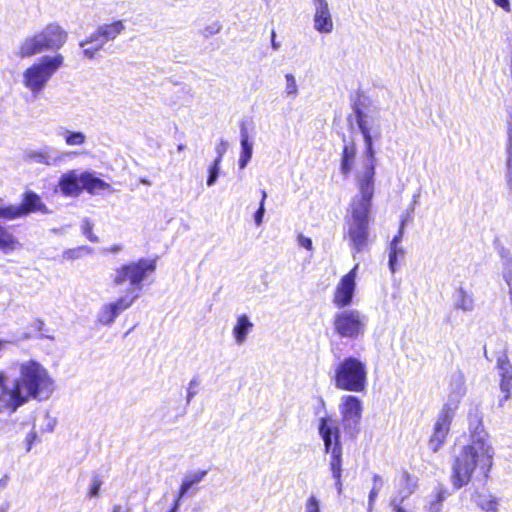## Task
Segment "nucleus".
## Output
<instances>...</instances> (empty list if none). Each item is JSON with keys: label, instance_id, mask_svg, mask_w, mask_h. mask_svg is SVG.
<instances>
[{"label": "nucleus", "instance_id": "nucleus-42", "mask_svg": "<svg viewBox=\"0 0 512 512\" xmlns=\"http://www.w3.org/2000/svg\"><path fill=\"white\" fill-rule=\"evenodd\" d=\"M93 225L89 219H85L82 223V232L90 242H98V237L92 232Z\"/></svg>", "mask_w": 512, "mask_h": 512}, {"label": "nucleus", "instance_id": "nucleus-49", "mask_svg": "<svg viewBox=\"0 0 512 512\" xmlns=\"http://www.w3.org/2000/svg\"><path fill=\"white\" fill-rule=\"evenodd\" d=\"M99 50L96 46L87 47L83 50V55L88 59H93Z\"/></svg>", "mask_w": 512, "mask_h": 512}, {"label": "nucleus", "instance_id": "nucleus-45", "mask_svg": "<svg viewBox=\"0 0 512 512\" xmlns=\"http://www.w3.org/2000/svg\"><path fill=\"white\" fill-rule=\"evenodd\" d=\"M101 485H102L101 479L99 477H97V476L94 477L92 479L91 487H90V490H89V496L90 497L98 496Z\"/></svg>", "mask_w": 512, "mask_h": 512}, {"label": "nucleus", "instance_id": "nucleus-61", "mask_svg": "<svg viewBox=\"0 0 512 512\" xmlns=\"http://www.w3.org/2000/svg\"><path fill=\"white\" fill-rule=\"evenodd\" d=\"M7 482H8V478L7 477H4V478L0 479V488H5L6 485H7Z\"/></svg>", "mask_w": 512, "mask_h": 512}, {"label": "nucleus", "instance_id": "nucleus-41", "mask_svg": "<svg viewBox=\"0 0 512 512\" xmlns=\"http://www.w3.org/2000/svg\"><path fill=\"white\" fill-rule=\"evenodd\" d=\"M304 512H321L320 501L315 495H310L306 500Z\"/></svg>", "mask_w": 512, "mask_h": 512}, {"label": "nucleus", "instance_id": "nucleus-6", "mask_svg": "<svg viewBox=\"0 0 512 512\" xmlns=\"http://www.w3.org/2000/svg\"><path fill=\"white\" fill-rule=\"evenodd\" d=\"M63 63L64 57L62 54L42 56L24 71V86L34 96L39 95Z\"/></svg>", "mask_w": 512, "mask_h": 512}, {"label": "nucleus", "instance_id": "nucleus-53", "mask_svg": "<svg viewBox=\"0 0 512 512\" xmlns=\"http://www.w3.org/2000/svg\"><path fill=\"white\" fill-rule=\"evenodd\" d=\"M36 438H37L36 432L32 431L31 433L28 434V436L26 438V441L28 444L27 451L31 450V446H32L33 442L36 440Z\"/></svg>", "mask_w": 512, "mask_h": 512}, {"label": "nucleus", "instance_id": "nucleus-55", "mask_svg": "<svg viewBox=\"0 0 512 512\" xmlns=\"http://www.w3.org/2000/svg\"><path fill=\"white\" fill-rule=\"evenodd\" d=\"M391 506L395 512H406L400 505V503H397V498H394L391 502Z\"/></svg>", "mask_w": 512, "mask_h": 512}, {"label": "nucleus", "instance_id": "nucleus-4", "mask_svg": "<svg viewBox=\"0 0 512 512\" xmlns=\"http://www.w3.org/2000/svg\"><path fill=\"white\" fill-rule=\"evenodd\" d=\"M357 124L363 136L365 150L361 168L357 169L355 177L375 179V152L373 141L381 138L383 128L387 124L384 113L380 109L356 110Z\"/></svg>", "mask_w": 512, "mask_h": 512}, {"label": "nucleus", "instance_id": "nucleus-56", "mask_svg": "<svg viewBox=\"0 0 512 512\" xmlns=\"http://www.w3.org/2000/svg\"><path fill=\"white\" fill-rule=\"evenodd\" d=\"M275 38H276V33H275V31L273 30V31L271 32V46H272V48H273L274 50H278V49L280 48V43H279V42H277V41L275 40Z\"/></svg>", "mask_w": 512, "mask_h": 512}, {"label": "nucleus", "instance_id": "nucleus-52", "mask_svg": "<svg viewBox=\"0 0 512 512\" xmlns=\"http://www.w3.org/2000/svg\"><path fill=\"white\" fill-rule=\"evenodd\" d=\"M503 279L512 291V271L510 269L503 273Z\"/></svg>", "mask_w": 512, "mask_h": 512}, {"label": "nucleus", "instance_id": "nucleus-59", "mask_svg": "<svg viewBox=\"0 0 512 512\" xmlns=\"http://www.w3.org/2000/svg\"><path fill=\"white\" fill-rule=\"evenodd\" d=\"M9 507H10V505L8 502L2 503L0 505V512H8Z\"/></svg>", "mask_w": 512, "mask_h": 512}, {"label": "nucleus", "instance_id": "nucleus-34", "mask_svg": "<svg viewBox=\"0 0 512 512\" xmlns=\"http://www.w3.org/2000/svg\"><path fill=\"white\" fill-rule=\"evenodd\" d=\"M60 135L67 146H81L86 142V135L81 131H71L64 129Z\"/></svg>", "mask_w": 512, "mask_h": 512}, {"label": "nucleus", "instance_id": "nucleus-25", "mask_svg": "<svg viewBox=\"0 0 512 512\" xmlns=\"http://www.w3.org/2000/svg\"><path fill=\"white\" fill-rule=\"evenodd\" d=\"M15 390V381L9 385V378L4 371H0V401L12 412L16 411V405L12 404V394Z\"/></svg>", "mask_w": 512, "mask_h": 512}, {"label": "nucleus", "instance_id": "nucleus-17", "mask_svg": "<svg viewBox=\"0 0 512 512\" xmlns=\"http://www.w3.org/2000/svg\"><path fill=\"white\" fill-rule=\"evenodd\" d=\"M448 434V411L442 410L434 427V433L429 441V448L437 452L446 441Z\"/></svg>", "mask_w": 512, "mask_h": 512}, {"label": "nucleus", "instance_id": "nucleus-10", "mask_svg": "<svg viewBox=\"0 0 512 512\" xmlns=\"http://www.w3.org/2000/svg\"><path fill=\"white\" fill-rule=\"evenodd\" d=\"M359 266V263H356L347 274L342 276L336 285L332 302L337 308L348 307L352 304Z\"/></svg>", "mask_w": 512, "mask_h": 512}, {"label": "nucleus", "instance_id": "nucleus-22", "mask_svg": "<svg viewBox=\"0 0 512 512\" xmlns=\"http://www.w3.org/2000/svg\"><path fill=\"white\" fill-rule=\"evenodd\" d=\"M126 29L124 20H114L98 26V35L103 36L107 42L115 40Z\"/></svg>", "mask_w": 512, "mask_h": 512}, {"label": "nucleus", "instance_id": "nucleus-15", "mask_svg": "<svg viewBox=\"0 0 512 512\" xmlns=\"http://www.w3.org/2000/svg\"><path fill=\"white\" fill-rule=\"evenodd\" d=\"M498 374L501 378L500 389L504 394L499 400V406H503L504 402L510 398V391L512 390V364L506 354H502L497 358Z\"/></svg>", "mask_w": 512, "mask_h": 512}, {"label": "nucleus", "instance_id": "nucleus-8", "mask_svg": "<svg viewBox=\"0 0 512 512\" xmlns=\"http://www.w3.org/2000/svg\"><path fill=\"white\" fill-rule=\"evenodd\" d=\"M155 268V261L149 259H140L137 262L123 265L115 270L113 284L121 286L129 281L130 285L141 288L140 284L146 278V273L153 272Z\"/></svg>", "mask_w": 512, "mask_h": 512}, {"label": "nucleus", "instance_id": "nucleus-28", "mask_svg": "<svg viewBox=\"0 0 512 512\" xmlns=\"http://www.w3.org/2000/svg\"><path fill=\"white\" fill-rule=\"evenodd\" d=\"M454 307L465 312L474 309V298L472 293L460 288L454 293Z\"/></svg>", "mask_w": 512, "mask_h": 512}, {"label": "nucleus", "instance_id": "nucleus-18", "mask_svg": "<svg viewBox=\"0 0 512 512\" xmlns=\"http://www.w3.org/2000/svg\"><path fill=\"white\" fill-rule=\"evenodd\" d=\"M81 174L75 170L63 174L59 180V189L66 196H78L82 191Z\"/></svg>", "mask_w": 512, "mask_h": 512}, {"label": "nucleus", "instance_id": "nucleus-24", "mask_svg": "<svg viewBox=\"0 0 512 512\" xmlns=\"http://www.w3.org/2000/svg\"><path fill=\"white\" fill-rule=\"evenodd\" d=\"M240 136L241 153L238 164L241 169H244L252 158L253 143L249 140L248 130L244 125L240 129Z\"/></svg>", "mask_w": 512, "mask_h": 512}, {"label": "nucleus", "instance_id": "nucleus-21", "mask_svg": "<svg viewBox=\"0 0 512 512\" xmlns=\"http://www.w3.org/2000/svg\"><path fill=\"white\" fill-rule=\"evenodd\" d=\"M472 499L482 511L498 512L499 510V498L488 491L475 492Z\"/></svg>", "mask_w": 512, "mask_h": 512}, {"label": "nucleus", "instance_id": "nucleus-23", "mask_svg": "<svg viewBox=\"0 0 512 512\" xmlns=\"http://www.w3.org/2000/svg\"><path fill=\"white\" fill-rule=\"evenodd\" d=\"M253 326V323L249 320L247 315H241L237 318L232 331L236 344L242 345L246 341Z\"/></svg>", "mask_w": 512, "mask_h": 512}, {"label": "nucleus", "instance_id": "nucleus-62", "mask_svg": "<svg viewBox=\"0 0 512 512\" xmlns=\"http://www.w3.org/2000/svg\"><path fill=\"white\" fill-rule=\"evenodd\" d=\"M262 198L261 201H263V205L265 204V199L267 198V193L265 190H262L261 192Z\"/></svg>", "mask_w": 512, "mask_h": 512}, {"label": "nucleus", "instance_id": "nucleus-32", "mask_svg": "<svg viewBox=\"0 0 512 512\" xmlns=\"http://www.w3.org/2000/svg\"><path fill=\"white\" fill-rule=\"evenodd\" d=\"M331 454L330 470L333 478L341 477L342 475V447L340 443H334V448Z\"/></svg>", "mask_w": 512, "mask_h": 512}, {"label": "nucleus", "instance_id": "nucleus-40", "mask_svg": "<svg viewBox=\"0 0 512 512\" xmlns=\"http://www.w3.org/2000/svg\"><path fill=\"white\" fill-rule=\"evenodd\" d=\"M106 43L107 41L103 39V36L98 35L97 28L92 34H90L88 38H86L84 41H81L79 45L81 47H85L88 44H93V46L102 49Z\"/></svg>", "mask_w": 512, "mask_h": 512}, {"label": "nucleus", "instance_id": "nucleus-26", "mask_svg": "<svg viewBox=\"0 0 512 512\" xmlns=\"http://www.w3.org/2000/svg\"><path fill=\"white\" fill-rule=\"evenodd\" d=\"M207 473L208 470H198L187 474L179 488L177 498L181 500L185 497L194 485L199 484L206 477Z\"/></svg>", "mask_w": 512, "mask_h": 512}, {"label": "nucleus", "instance_id": "nucleus-46", "mask_svg": "<svg viewBox=\"0 0 512 512\" xmlns=\"http://www.w3.org/2000/svg\"><path fill=\"white\" fill-rule=\"evenodd\" d=\"M297 242H298L299 246H301L307 250L311 251L313 249V243H312L311 238H308L302 234L298 235Z\"/></svg>", "mask_w": 512, "mask_h": 512}, {"label": "nucleus", "instance_id": "nucleus-2", "mask_svg": "<svg viewBox=\"0 0 512 512\" xmlns=\"http://www.w3.org/2000/svg\"><path fill=\"white\" fill-rule=\"evenodd\" d=\"M357 193L352 198L346 217L347 238L354 253L370 245V211L375 192V179L355 177Z\"/></svg>", "mask_w": 512, "mask_h": 512}, {"label": "nucleus", "instance_id": "nucleus-9", "mask_svg": "<svg viewBox=\"0 0 512 512\" xmlns=\"http://www.w3.org/2000/svg\"><path fill=\"white\" fill-rule=\"evenodd\" d=\"M339 412L344 429L351 435L358 433L362 419V401L354 395H343L340 398Z\"/></svg>", "mask_w": 512, "mask_h": 512}, {"label": "nucleus", "instance_id": "nucleus-31", "mask_svg": "<svg viewBox=\"0 0 512 512\" xmlns=\"http://www.w3.org/2000/svg\"><path fill=\"white\" fill-rule=\"evenodd\" d=\"M19 246L18 240L10 232L0 226V251L9 254Z\"/></svg>", "mask_w": 512, "mask_h": 512}, {"label": "nucleus", "instance_id": "nucleus-11", "mask_svg": "<svg viewBox=\"0 0 512 512\" xmlns=\"http://www.w3.org/2000/svg\"><path fill=\"white\" fill-rule=\"evenodd\" d=\"M137 299L136 296L125 295L116 301L106 303L101 306L97 313V320L105 326H110L115 319L125 310H127Z\"/></svg>", "mask_w": 512, "mask_h": 512}, {"label": "nucleus", "instance_id": "nucleus-64", "mask_svg": "<svg viewBox=\"0 0 512 512\" xmlns=\"http://www.w3.org/2000/svg\"><path fill=\"white\" fill-rule=\"evenodd\" d=\"M185 148H186V146H185L184 144H180V145H178L177 150H178L179 152H181V151H183Z\"/></svg>", "mask_w": 512, "mask_h": 512}, {"label": "nucleus", "instance_id": "nucleus-1", "mask_svg": "<svg viewBox=\"0 0 512 512\" xmlns=\"http://www.w3.org/2000/svg\"><path fill=\"white\" fill-rule=\"evenodd\" d=\"M468 422L471 444L463 448L453 466L452 480L456 489L469 483L477 466L483 471L485 477L492 466L493 449L487 442L481 412L478 409L470 411Z\"/></svg>", "mask_w": 512, "mask_h": 512}, {"label": "nucleus", "instance_id": "nucleus-3", "mask_svg": "<svg viewBox=\"0 0 512 512\" xmlns=\"http://www.w3.org/2000/svg\"><path fill=\"white\" fill-rule=\"evenodd\" d=\"M12 404L16 410L30 399L47 400L54 391V380L40 363L28 360L19 364Z\"/></svg>", "mask_w": 512, "mask_h": 512}, {"label": "nucleus", "instance_id": "nucleus-57", "mask_svg": "<svg viewBox=\"0 0 512 512\" xmlns=\"http://www.w3.org/2000/svg\"><path fill=\"white\" fill-rule=\"evenodd\" d=\"M335 480V487L337 489L338 494L342 493V479L341 477L334 478Z\"/></svg>", "mask_w": 512, "mask_h": 512}, {"label": "nucleus", "instance_id": "nucleus-51", "mask_svg": "<svg viewBox=\"0 0 512 512\" xmlns=\"http://www.w3.org/2000/svg\"><path fill=\"white\" fill-rule=\"evenodd\" d=\"M494 3L501 7L503 10L509 12L510 11V1L509 0H493Z\"/></svg>", "mask_w": 512, "mask_h": 512}, {"label": "nucleus", "instance_id": "nucleus-14", "mask_svg": "<svg viewBox=\"0 0 512 512\" xmlns=\"http://www.w3.org/2000/svg\"><path fill=\"white\" fill-rule=\"evenodd\" d=\"M65 153L60 152L52 146H44L39 149H30L25 152V159L35 164L46 166H57L65 159Z\"/></svg>", "mask_w": 512, "mask_h": 512}, {"label": "nucleus", "instance_id": "nucleus-29", "mask_svg": "<svg viewBox=\"0 0 512 512\" xmlns=\"http://www.w3.org/2000/svg\"><path fill=\"white\" fill-rule=\"evenodd\" d=\"M80 181L82 183V190L85 189L90 193H93L98 190H103L109 186L103 180L94 177L92 174L88 172L81 173Z\"/></svg>", "mask_w": 512, "mask_h": 512}, {"label": "nucleus", "instance_id": "nucleus-63", "mask_svg": "<svg viewBox=\"0 0 512 512\" xmlns=\"http://www.w3.org/2000/svg\"><path fill=\"white\" fill-rule=\"evenodd\" d=\"M112 512H121V506L115 505Z\"/></svg>", "mask_w": 512, "mask_h": 512}, {"label": "nucleus", "instance_id": "nucleus-39", "mask_svg": "<svg viewBox=\"0 0 512 512\" xmlns=\"http://www.w3.org/2000/svg\"><path fill=\"white\" fill-rule=\"evenodd\" d=\"M222 161V153L214 160V162L208 167V178H207V185L213 186L219 176L220 172V163Z\"/></svg>", "mask_w": 512, "mask_h": 512}, {"label": "nucleus", "instance_id": "nucleus-19", "mask_svg": "<svg viewBox=\"0 0 512 512\" xmlns=\"http://www.w3.org/2000/svg\"><path fill=\"white\" fill-rule=\"evenodd\" d=\"M45 49L37 33L26 36L18 47V56L21 58H30L34 55L44 52Z\"/></svg>", "mask_w": 512, "mask_h": 512}, {"label": "nucleus", "instance_id": "nucleus-50", "mask_svg": "<svg viewBox=\"0 0 512 512\" xmlns=\"http://www.w3.org/2000/svg\"><path fill=\"white\" fill-rule=\"evenodd\" d=\"M382 486H383V479H382V477L380 475H378V474H375L373 476V486H372V488L380 491Z\"/></svg>", "mask_w": 512, "mask_h": 512}, {"label": "nucleus", "instance_id": "nucleus-44", "mask_svg": "<svg viewBox=\"0 0 512 512\" xmlns=\"http://www.w3.org/2000/svg\"><path fill=\"white\" fill-rule=\"evenodd\" d=\"M85 250L89 251L86 247H79V248H75V249H69V250H66L63 253V257L65 259H77V258L82 256V253Z\"/></svg>", "mask_w": 512, "mask_h": 512}, {"label": "nucleus", "instance_id": "nucleus-12", "mask_svg": "<svg viewBox=\"0 0 512 512\" xmlns=\"http://www.w3.org/2000/svg\"><path fill=\"white\" fill-rule=\"evenodd\" d=\"M36 33L38 34L45 51L59 50L64 46L68 39L67 31L56 22L46 25Z\"/></svg>", "mask_w": 512, "mask_h": 512}, {"label": "nucleus", "instance_id": "nucleus-60", "mask_svg": "<svg viewBox=\"0 0 512 512\" xmlns=\"http://www.w3.org/2000/svg\"><path fill=\"white\" fill-rule=\"evenodd\" d=\"M195 396V392L192 391L191 389L188 390V393H187V402H190L191 399Z\"/></svg>", "mask_w": 512, "mask_h": 512}, {"label": "nucleus", "instance_id": "nucleus-47", "mask_svg": "<svg viewBox=\"0 0 512 512\" xmlns=\"http://www.w3.org/2000/svg\"><path fill=\"white\" fill-rule=\"evenodd\" d=\"M264 213L265 207L263 206V201H260L259 208L254 215V221L257 226H260L262 224Z\"/></svg>", "mask_w": 512, "mask_h": 512}, {"label": "nucleus", "instance_id": "nucleus-16", "mask_svg": "<svg viewBox=\"0 0 512 512\" xmlns=\"http://www.w3.org/2000/svg\"><path fill=\"white\" fill-rule=\"evenodd\" d=\"M319 434L324 442V450L326 453L332 452L334 443L339 442V429L330 417H322L319 420Z\"/></svg>", "mask_w": 512, "mask_h": 512}, {"label": "nucleus", "instance_id": "nucleus-36", "mask_svg": "<svg viewBox=\"0 0 512 512\" xmlns=\"http://www.w3.org/2000/svg\"><path fill=\"white\" fill-rule=\"evenodd\" d=\"M401 484L403 487L399 490L400 501L398 503H401L405 498L409 497L414 492L415 488V483L407 473L402 475Z\"/></svg>", "mask_w": 512, "mask_h": 512}, {"label": "nucleus", "instance_id": "nucleus-54", "mask_svg": "<svg viewBox=\"0 0 512 512\" xmlns=\"http://www.w3.org/2000/svg\"><path fill=\"white\" fill-rule=\"evenodd\" d=\"M401 238H402V228L399 230L398 235H396V236L392 239V241H391L390 245H396V247H401V246H400Z\"/></svg>", "mask_w": 512, "mask_h": 512}, {"label": "nucleus", "instance_id": "nucleus-33", "mask_svg": "<svg viewBox=\"0 0 512 512\" xmlns=\"http://www.w3.org/2000/svg\"><path fill=\"white\" fill-rule=\"evenodd\" d=\"M450 398L453 396L456 401H459L466 394L465 378L461 372H456L452 376L450 383Z\"/></svg>", "mask_w": 512, "mask_h": 512}, {"label": "nucleus", "instance_id": "nucleus-13", "mask_svg": "<svg viewBox=\"0 0 512 512\" xmlns=\"http://www.w3.org/2000/svg\"><path fill=\"white\" fill-rule=\"evenodd\" d=\"M313 28L321 34H330L334 30V21L327 0H312Z\"/></svg>", "mask_w": 512, "mask_h": 512}, {"label": "nucleus", "instance_id": "nucleus-43", "mask_svg": "<svg viewBox=\"0 0 512 512\" xmlns=\"http://www.w3.org/2000/svg\"><path fill=\"white\" fill-rule=\"evenodd\" d=\"M444 500L445 491L442 490L436 495V501L430 503L429 512H439L441 510V506Z\"/></svg>", "mask_w": 512, "mask_h": 512}, {"label": "nucleus", "instance_id": "nucleus-38", "mask_svg": "<svg viewBox=\"0 0 512 512\" xmlns=\"http://www.w3.org/2000/svg\"><path fill=\"white\" fill-rule=\"evenodd\" d=\"M284 93L288 98L295 99L298 96L299 89L295 76L292 73L285 75Z\"/></svg>", "mask_w": 512, "mask_h": 512}, {"label": "nucleus", "instance_id": "nucleus-48", "mask_svg": "<svg viewBox=\"0 0 512 512\" xmlns=\"http://www.w3.org/2000/svg\"><path fill=\"white\" fill-rule=\"evenodd\" d=\"M379 490L371 489L369 495H368V511L371 512L374 508L375 501L378 497Z\"/></svg>", "mask_w": 512, "mask_h": 512}, {"label": "nucleus", "instance_id": "nucleus-30", "mask_svg": "<svg viewBox=\"0 0 512 512\" xmlns=\"http://www.w3.org/2000/svg\"><path fill=\"white\" fill-rule=\"evenodd\" d=\"M57 424L55 417H52L48 411L39 413L35 419L34 428L38 427L42 433H50Z\"/></svg>", "mask_w": 512, "mask_h": 512}, {"label": "nucleus", "instance_id": "nucleus-37", "mask_svg": "<svg viewBox=\"0 0 512 512\" xmlns=\"http://www.w3.org/2000/svg\"><path fill=\"white\" fill-rule=\"evenodd\" d=\"M22 217L24 216L20 208V205H9L5 207H0V219L14 220Z\"/></svg>", "mask_w": 512, "mask_h": 512}, {"label": "nucleus", "instance_id": "nucleus-58", "mask_svg": "<svg viewBox=\"0 0 512 512\" xmlns=\"http://www.w3.org/2000/svg\"><path fill=\"white\" fill-rule=\"evenodd\" d=\"M179 506H180V499L176 498L174 505H173L172 509L170 510V512H177Z\"/></svg>", "mask_w": 512, "mask_h": 512}, {"label": "nucleus", "instance_id": "nucleus-5", "mask_svg": "<svg viewBox=\"0 0 512 512\" xmlns=\"http://www.w3.org/2000/svg\"><path fill=\"white\" fill-rule=\"evenodd\" d=\"M334 385L337 389L361 393L368 385V370L365 362L356 357H346L334 370Z\"/></svg>", "mask_w": 512, "mask_h": 512}, {"label": "nucleus", "instance_id": "nucleus-35", "mask_svg": "<svg viewBox=\"0 0 512 512\" xmlns=\"http://www.w3.org/2000/svg\"><path fill=\"white\" fill-rule=\"evenodd\" d=\"M403 247H396V245H390L389 250V268L392 273H395L399 266V260L404 257Z\"/></svg>", "mask_w": 512, "mask_h": 512}, {"label": "nucleus", "instance_id": "nucleus-27", "mask_svg": "<svg viewBox=\"0 0 512 512\" xmlns=\"http://www.w3.org/2000/svg\"><path fill=\"white\" fill-rule=\"evenodd\" d=\"M356 156V147L353 143L345 144L342 151L340 171L344 176H348L353 168Z\"/></svg>", "mask_w": 512, "mask_h": 512}, {"label": "nucleus", "instance_id": "nucleus-7", "mask_svg": "<svg viewBox=\"0 0 512 512\" xmlns=\"http://www.w3.org/2000/svg\"><path fill=\"white\" fill-rule=\"evenodd\" d=\"M368 317L357 309H346L335 314V332L348 339H357L366 332Z\"/></svg>", "mask_w": 512, "mask_h": 512}, {"label": "nucleus", "instance_id": "nucleus-20", "mask_svg": "<svg viewBox=\"0 0 512 512\" xmlns=\"http://www.w3.org/2000/svg\"><path fill=\"white\" fill-rule=\"evenodd\" d=\"M20 208L22 210L23 216H27L34 212H41L43 214L49 213L48 208L42 202L41 198L32 191H28L24 194Z\"/></svg>", "mask_w": 512, "mask_h": 512}]
</instances>
